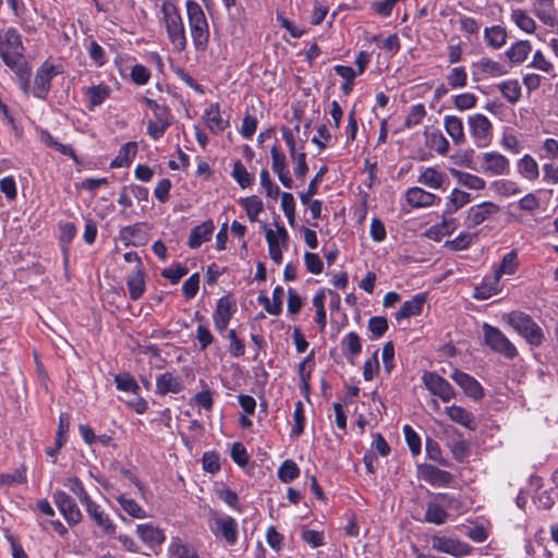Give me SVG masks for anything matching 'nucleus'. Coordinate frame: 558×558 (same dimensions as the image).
I'll return each instance as SVG.
<instances>
[{
    "label": "nucleus",
    "instance_id": "nucleus-1",
    "mask_svg": "<svg viewBox=\"0 0 558 558\" xmlns=\"http://www.w3.org/2000/svg\"><path fill=\"white\" fill-rule=\"evenodd\" d=\"M0 58L19 76L21 87L26 90L29 69L24 60V46L21 35L13 27L0 32Z\"/></svg>",
    "mask_w": 558,
    "mask_h": 558
},
{
    "label": "nucleus",
    "instance_id": "nucleus-2",
    "mask_svg": "<svg viewBox=\"0 0 558 558\" xmlns=\"http://www.w3.org/2000/svg\"><path fill=\"white\" fill-rule=\"evenodd\" d=\"M160 11L162 14L161 23L170 44L177 52L184 51L187 46V38L179 9L173 2L166 0L162 2Z\"/></svg>",
    "mask_w": 558,
    "mask_h": 558
},
{
    "label": "nucleus",
    "instance_id": "nucleus-3",
    "mask_svg": "<svg viewBox=\"0 0 558 558\" xmlns=\"http://www.w3.org/2000/svg\"><path fill=\"white\" fill-rule=\"evenodd\" d=\"M193 45L197 51H205L209 40V25L202 7L194 0L185 3Z\"/></svg>",
    "mask_w": 558,
    "mask_h": 558
},
{
    "label": "nucleus",
    "instance_id": "nucleus-4",
    "mask_svg": "<svg viewBox=\"0 0 558 558\" xmlns=\"http://www.w3.org/2000/svg\"><path fill=\"white\" fill-rule=\"evenodd\" d=\"M507 322L532 347L543 343L544 332L531 316L522 312H511L507 315Z\"/></svg>",
    "mask_w": 558,
    "mask_h": 558
},
{
    "label": "nucleus",
    "instance_id": "nucleus-5",
    "mask_svg": "<svg viewBox=\"0 0 558 558\" xmlns=\"http://www.w3.org/2000/svg\"><path fill=\"white\" fill-rule=\"evenodd\" d=\"M468 130L473 144L477 148H486L493 141V123L483 113H474L468 117Z\"/></svg>",
    "mask_w": 558,
    "mask_h": 558
},
{
    "label": "nucleus",
    "instance_id": "nucleus-6",
    "mask_svg": "<svg viewBox=\"0 0 558 558\" xmlns=\"http://www.w3.org/2000/svg\"><path fill=\"white\" fill-rule=\"evenodd\" d=\"M484 341L494 352L504 355L507 359H513L518 355L514 344L505 336V333L487 323L483 324Z\"/></svg>",
    "mask_w": 558,
    "mask_h": 558
},
{
    "label": "nucleus",
    "instance_id": "nucleus-7",
    "mask_svg": "<svg viewBox=\"0 0 558 558\" xmlns=\"http://www.w3.org/2000/svg\"><path fill=\"white\" fill-rule=\"evenodd\" d=\"M145 102L153 111V117L147 121V133L153 140L157 141L163 136L171 124V114L167 107L153 99L145 98Z\"/></svg>",
    "mask_w": 558,
    "mask_h": 558
},
{
    "label": "nucleus",
    "instance_id": "nucleus-8",
    "mask_svg": "<svg viewBox=\"0 0 558 558\" xmlns=\"http://www.w3.org/2000/svg\"><path fill=\"white\" fill-rule=\"evenodd\" d=\"M481 170L486 175L502 177L510 173V160L498 151H486L480 157Z\"/></svg>",
    "mask_w": 558,
    "mask_h": 558
},
{
    "label": "nucleus",
    "instance_id": "nucleus-9",
    "mask_svg": "<svg viewBox=\"0 0 558 558\" xmlns=\"http://www.w3.org/2000/svg\"><path fill=\"white\" fill-rule=\"evenodd\" d=\"M265 238L268 244L270 258L277 264L282 263V247H286L289 240V233L283 226H276V230L264 225Z\"/></svg>",
    "mask_w": 558,
    "mask_h": 558
},
{
    "label": "nucleus",
    "instance_id": "nucleus-10",
    "mask_svg": "<svg viewBox=\"0 0 558 558\" xmlns=\"http://www.w3.org/2000/svg\"><path fill=\"white\" fill-rule=\"evenodd\" d=\"M422 380L427 390L432 395L437 396L444 402H449L456 397L453 387L445 378L436 373H425L422 377Z\"/></svg>",
    "mask_w": 558,
    "mask_h": 558
},
{
    "label": "nucleus",
    "instance_id": "nucleus-11",
    "mask_svg": "<svg viewBox=\"0 0 558 558\" xmlns=\"http://www.w3.org/2000/svg\"><path fill=\"white\" fill-rule=\"evenodd\" d=\"M53 500L70 525H76L82 521L83 514L75 500L70 495L58 490L53 494Z\"/></svg>",
    "mask_w": 558,
    "mask_h": 558
},
{
    "label": "nucleus",
    "instance_id": "nucleus-12",
    "mask_svg": "<svg viewBox=\"0 0 558 558\" xmlns=\"http://www.w3.org/2000/svg\"><path fill=\"white\" fill-rule=\"evenodd\" d=\"M85 510L102 534L112 536L117 532V525L111 517L102 509V507L92 500L85 506Z\"/></svg>",
    "mask_w": 558,
    "mask_h": 558
},
{
    "label": "nucleus",
    "instance_id": "nucleus-13",
    "mask_svg": "<svg viewBox=\"0 0 558 558\" xmlns=\"http://www.w3.org/2000/svg\"><path fill=\"white\" fill-rule=\"evenodd\" d=\"M500 211V207L493 202H483L470 207L465 216L468 227H476Z\"/></svg>",
    "mask_w": 558,
    "mask_h": 558
},
{
    "label": "nucleus",
    "instance_id": "nucleus-14",
    "mask_svg": "<svg viewBox=\"0 0 558 558\" xmlns=\"http://www.w3.org/2000/svg\"><path fill=\"white\" fill-rule=\"evenodd\" d=\"M450 378L464 391V393L474 399L480 400L484 396V389L482 385L471 375L454 369Z\"/></svg>",
    "mask_w": 558,
    "mask_h": 558
},
{
    "label": "nucleus",
    "instance_id": "nucleus-15",
    "mask_svg": "<svg viewBox=\"0 0 558 558\" xmlns=\"http://www.w3.org/2000/svg\"><path fill=\"white\" fill-rule=\"evenodd\" d=\"M418 474L425 482L436 487L449 486L453 480L449 472L432 464L420 465Z\"/></svg>",
    "mask_w": 558,
    "mask_h": 558
},
{
    "label": "nucleus",
    "instance_id": "nucleus-16",
    "mask_svg": "<svg viewBox=\"0 0 558 558\" xmlns=\"http://www.w3.org/2000/svg\"><path fill=\"white\" fill-rule=\"evenodd\" d=\"M515 169L519 177L530 183L538 181L541 167L535 157L531 154H524L515 161Z\"/></svg>",
    "mask_w": 558,
    "mask_h": 558
},
{
    "label": "nucleus",
    "instance_id": "nucleus-17",
    "mask_svg": "<svg viewBox=\"0 0 558 558\" xmlns=\"http://www.w3.org/2000/svg\"><path fill=\"white\" fill-rule=\"evenodd\" d=\"M215 527L213 532L216 536H221L229 545H234L238 541V523L230 515L217 517L214 520Z\"/></svg>",
    "mask_w": 558,
    "mask_h": 558
},
{
    "label": "nucleus",
    "instance_id": "nucleus-18",
    "mask_svg": "<svg viewBox=\"0 0 558 558\" xmlns=\"http://www.w3.org/2000/svg\"><path fill=\"white\" fill-rule=\"evenodd\" d=\"M57 75L56 68L52 64L44 63L37 71L34 80V95L44 99L49 89L51 80Z\"/></svg>",
    "mask_w": 558,
    "mask_h": 558
},
{
    "label": "nucleus",
    "instance_id": "nucleus-19",
    "mask_svg": "<svg viewBox=\"0 0 558 558\" xmlns=\"http://www.w3.org/2000/svg\"><path fill=\"white\" fill-rule=\"evenodd\" d=\"M433 548L437 551L452 555L454 557H463L469 554V545L450 537H433Z\"/></svg>",
    "mask_w": 558,
    "mask_h": 558
},
{
    "label": "nucleus",
    "instance_id": "nucleus-20",
    "mask_svg": "<svg viewBox=\"0 0 558 558\" xmlns=\"http://www.w3.org/2000/svg\"><path fill=\"white\" fill-rule=\"evenodd\" d=\"M270 154L272 171L278 175L279 181L284 187L292 189L293 180L290 175V172L287 170L286 155L278 148L277 145L271 147Z\"/></svg>",
    "mask_w": 558,
    "mask_h": 558
},
{
    "label": "nucleus",
    "instance_id": "nucleus-21",
    "mask_svg": "<svg viewBox=\"0 0 558 558\" xmlns=\"http://www.w3.org/2000/svg\"><path fill=\"white\" fill-rule=\"evenodd\" d=\"M405 201L413 208H422L440 203V197L421 187L414 186L407 190Z\"/></svg>",
    "mask_w": 558,
    "mask_h": 558
},
{
    "label": "nucleus",
    "instance_id": "nucleus-22",
    "mask_svg": "<svg viewBox=\"0 0 558 558\" xmlns=\"http://www.w3.org/2000/svg\"><path fill=\"white\" fill-rule=\"evenodd\" d=\"M234 311L228 298H220L217 301L216 310L213 314V320L217 331L223 332L227 329Z\"/></svg>",
    "mask_w": 558,
    "mask_h": 558
},
{
    "label": "nucleus",
    "instance_id": "nucleus-23",
    "mask_svg": "<svg viewBox=\"0 0 558 558\" xmlns=\"http://www.w3.org/2000/svg\"><path fill=\"white\" fill-rule=\"evenodd\" d=\"M136 534L148 547L160 546L165 539V533L153 523H141L136 525Z\"/></svg>",
    "mask_w": 558,
    "mask_h": 558
},
{
    "label": "nucleus",
    "instance_id": "nucleus-24",
    "mask_svg": "<svg viewBox=\"0 0 558 558\" xmlns=\"http://www.w3.org/2000/svg\"><path fill=\"white\" fill-rule=\"evenodd\" d=\"M111 94V88L105 83L83 88V95L88 110L101 106Z\"/></svg>",
    "mask_w": 558,
    "mask_h": 558
},
{
    "label": "nucleus",
    "instance_id": "nucleus-25",
    "mask_svg": "<svg viewBox=\"0 0 558 558\" xmlns=\"http://www.w3.org/2000/svg\"><path fill=\"white\" fill-rule=\"evenodd\" d=\"M444 128L456 146L460 147L465 145L466 136L464 133V123L461 118L453 114H446L444 117Z\"/></svg>",
    "mask_w": 558,
    "mask_h": 558
},
{
    "label": "nucleus",
    "instance_id": "nucleus-26",
    "mask_svg": "<svg viewBox=\"0 0 558 558\" xmlns=\"http://www.w3.org/2000/svg\"><path fill=\"white\" fill-rule=\"evenodd\" d=\"M215 230L213 220H206L201 225L194 227L189 236L187 244L191 248H198L203 243L208 242Z\"/></svg>",
    "mask_w": 558,
    "mask_h": 558
},
{
    "label": "nucleus",
    "instance_id": "nucleus-27",
    "mask_svg": "<svg viewBox=\"0 0 558 558\" xmlns=\"http://www.w3.org/2000/svg\"><path fill=\"white\" fill-rule=\"evenodd\" d=\"M426 303V296L423 293L415 294L411 300L403 302L400 310L395 314L398 322L417 316L422 313Z\"/></svg>",
    "mask_w": 558,
    "mask_h": 558
},
{
    "label": "nucleus",
    "instance_id": "nucleus-28",
    "mask_svg": "<svg viewBox=\"0 0 558 558\" xmlns=\"http://www.w3.org/2000/svg\"><path fill=\"white\" fill-rule=\"evenodd\" d=\"M183 389L182 380L172 373L160 374L156 378V392L158 395L178 393Z\"/></svg>",
    "mask_w": 558,
    "mask_h": 558
},
{
    "label": "nucleus",
    "instance_id": "nucleus-29",
    "mask_svg": "<svg viewBox=\"0 0 558 558\" xmlns=\"http://www.w3.org/2000/svg\"><path fill=\"white\" fill-rule=\"evenodd\" d=\"M518 269V252L517 250H511L509 253L504 255L501 263L495 269L492 278L500 283V280L504 276H512L517 272Z\"/></svg>",
    "mask_w": 558,
    "mask_h": 558
},
{
    "label": "nucleus",
    "instance_id": "nucleus-30",
    "mask_svg": "<svg viewBox=\"0 0 558 558\" xmlns=\"http://www.w3.org/2000/svg\"><path fill=\"white\" fill-rule=\"evenodd\" d=\"M170 558H199L195 547L180 537H172L168 546Z\"/></svg>",
    "mask_w": 558,
    "mask_h": 558
},
{
    "label": "nucleus",
    "instance_id": "nucleus-31",
    "mask_svg": "<svg viewBox=\"0 0 558 558\" xmlns=\"http://www.w3.org/2000/svg\"><path fill=\"white\" fill-rule=\"evenodd\" d=\"M446 413L449 418L468 429L474 430L476 428L475 417L472 412L459 405H450L446 408Z\"/></svg>",
    "mask_w": 558,
    "mask_h": 558
},
{
    "label": "nucleus",
    "instance_id": "nucleus-32",
    "mask_svg": "<svg viewBox=\"0 0 558 558\" xmlns=\"http://www.w3.org/2000/svg\"><path fill=\"white\" fill-rule=\"evenodd\" d=\"M206 124L213 133L222 132L228 125V120L221 117L218 104H210L204 112Z\"/></svg>",
    "mask_w": 558,
    "mask_h": 558
},
{
    "label": "nucleus",
    "instance_id": "nucleus-33",
    "mask_svg": "<svg viewBox=\"0 0 558 558\" xmlns=\"http://www.w3.org/2000/svg\"><path fill=\"white\" fill-rule=\"evenodd\" d=\"M137 154V143L136 142H128L121 146L118 151V155L110 162V168H126L129 167L134 157Z\"/></svg>",
    "mask_w": 558,
    "mask_h": 558
},
{
    "label": "nucleus",
    "instance_id": "nucleus-34",
    "mask_svg": "<svg viewBox=\"0 0 558 558\" xmlns=\"http://www.w3.org/2000/svg\"><path fill=\"white\" fill-rule=\"evenodd\" d=\"M450 173L460 185L469 190L481 191L485 189V180L476 174L464 172L458 169H450Z\"/></svg>",
    "mask_w": 558,
    "mask_h": 558
},
{
    "label": "nucleus",
    "instance_id": "nucleus-35",
    "mask_svg": "<svg viewBox=\"0 0 558 558\" xmlns=\"http://www.w3.org/2000/svg\"><path fill=\"white\" fill-rule=\"evenodd\" d=\"M471 202V195L460 189H453L447 197L444 216H450Z\"/></svg>",
    "mask_w": 558,
    "mask_h": 558
},
{
    "label": "nucleus",
    "instance_id": "nucleus-36",
    "mask_svg": "<svg viewBox=\"0 0 558 558\" xmlns=\"http://www.w3.org/2000/svg\"><path fill=\"white\" fill-rule=\"evenodd\" d=\"M532 51V45L529 40H518L513 43L506 51V57L513 64L523 63Z\"/></svg>",
    "mask_w": 558,
    "mask_h": 558
},
{
    "label": "nucleus",
    "instance_id": "nucleus-37",
    "mask_svg": "<svg viewBox=\"0 0 558 558\" xmlns=\"http://www.w3.org/2000/svg\"><path fill=\"white\" fill-rule=\"evenodd\" d=\"M508 33L505 27L500 25H493L485 27L484 40L486 45L493 49H500L507 43Z\"/></svg>",
    "mask_w": 558,
    "mask_h": 558
},
{
    "label": "nucleus",
    "instance_id": "nucleus-38",
    "mask_svg": "<svg viewBox=\"0 0 558 558\" xmlns=\"http://www.w3.org/2000/svg\"><path fill=\"white\" fill-rule=\"evenodd\" d=\"M426 145L437 154L445 156L448 154L450 144L439 130L425 131Z\"/></svg>",
    "mask_w": 558,
    "mask_h": 558
},
{
    "label": "nucleus",
    "instance_id": "nucleus-39",
    "mask_svg": "<svg viewBox=\"0 0 558 558\" xmlns=\"http://www.w3.org/2000/svg\"><path fill=\"white\" fill-rule=\"evenodd\" d=\"M116 499L122 510L133 519L142 520L148 517L146 510L136 500L129 497L128 495L120 494L116 497Z\"/></svg>",
    "mask_w": 558,
    "mask_h": 558
},
{
    "label": "nucleus",
    "instance_id": "nucleus-40",
    "mask_svg": "<svg viewBox=\"0 0 558 558\" xmlns=\"http://www.w3.org/2000/svg\"><path fill=\"white\" fill-rule=\"evenodd\" d=\"M446 180L445 173L433 167H428L422 171L417 178V182L434 190L441 189Z\"/></svg>",
    "mask_w": 558,
    "mask_h": 558
},
{
    "label": "nucleus",
    "instance_id": "nucleus-41",
    "mask_svg": "<svg viewBox=\"0 0 558 558\" xmlns=\"http://www.w3.org/2000/svg\"><path fill=\"white\" fill-rule=\"evenodd\" d=\"M448 517V511L444 509V505H441L436 497L435 500L427 504L425 511L426 522L441 525L447 521Z\"/></svg>",
    "mask_w": 558,
    "mask_h": 558
},
{
    "label": "nucleus",
    "instance_id": "nucleus-42",
    "mask_svg": "<svg viewBox=\"0 0 558 558\" xmlns=\"http://www.w3.org/2000/svg\"><path fill=\"white\" fill-rule=\"evenodd\" d=\"M510 20L526 34H533L536 29V22L523 9H513Z\"/></svg>",
    "mask_w": 558,
    "mask_h": 558
},
{
    "label": "nucleus",
    "instance_id": "nucleus-43",
    "mask_svg": "<svg viewBox=\"0 0 558 558\" xmlns=\"http://www.w3.org/2000/svg\"><path fill=\"white\" fill-rule=\"evenodd\" d=\"M342 352L347 359H353L357 356L362 351V343L360 336L351 331L347 333L341 341Z\"/></svg>",
    "mask_w": 558,
    "mask_h": 558
},
{
    "label": "nucleus",
    "instance_id": "nucleus-44",
    "mask_svg": "<svg viewBox=\"0 0 558 558\" xmlns=\"http://www.w3.org/2000/svg\"><path fill=\"white\" fill-rule=\"evenodd\" d=\"M476 68L481 71V73L490 77H499L508 73L506 66L502 63L489 58H482L476 63Z\"/></svg>",
    "mask_w": 558,
    "mask_h": 558
},
{
    "label": "nucleus",
    "instance_id": "nucleus-45",
    "mask_svg": "<svg viewBox=\"0 0 558 558\" xmlns=\"http://www.w3.org/2000/svg\"><path fill=\"white\" fill-rule=\"evenodd\" d=\"M231 177L242 189H247L254 183V174L247 171L241 160L233 162Z\"/></svg>",
    "mask_w": 558,
    "mask_h": 558
},
{
    "label": "nucleus",
    "instance_id": "nucleus-46",
    "mask_svg": "<svg viewBox=\"0 0 558 558\" xmlns=\"http://www.w3.org/2000/svg\"><path fill=\"white\" fill-rule=\"evenodd\" d=\"M240 204L245 209L246 216L252 222H255L259 214L264 210L262 199L255 195L241 198Z\"/></svg>",
    "mask_w": 558,
    "mask_h": 558
},
{
    "label": "nucleus",
    "instance_id": "nucleus-47",
    "mask_svg": "<svg viewBox=\"0 0 558 558\" xmlns=\"http://www.w3.org/2000/svg\"><path fill=\"white\" fill-rule=\"evenodd\" d=\"M502 97L510 104H515L521 97V86L518 80H508L498 85Z\"/></svg>",
    "mask_w": 558,
    "mask_h": 558
},
{
    "label": "nucleus",
    "instance_id": "nucleus-48",
    "mask_svg": "<svg viewBox=\"0 0 558 558\" xmlns=\"http://www.w3.org/2000/svg\"><path fill=\"white\" fill-rule=\"evenodd\" d=\"M500 291V283L490 278L485 280L482 286L475 288L473 298L476 300H487L493 295H497Z\"/></svg>",
    "mask_w": 558,
    "mask_h": 558
},
{
    "label": "nucleus",
    "instance_id": "nucleus-49",
    "mask_svg": "<svg viewBox=\"0 0 558 558\" xmlns=\"http://www.w3.org/2000/svg\"><path fill=\"white\" fill-rule=\"evenodd\" d=\"M493 191L501 196L510 197L521 193L517 182L506 179L496 180L492 183Z\"/></svg>",
    "mask_w": 558,
    "mask_h": 558
},
{
    "label": "nucleus",
    "instance_id": "nucleus-50",
    "mask_svg": "<svg viewBox=\"0 0 558 558\" xmlns=\"http://www.w3.org/2000/svg\"><path fill=\"white\" fill-rule=\"evenodd\" d=\"M114 383L118 390L124 392H131L133 395H138L141 387L138 386L135 378L129 373H119L114 376Z\"/></svg>",
    "mask_w": 558,
    "mask_h": 558
},
{
    "label": "nucleus",
    "instance_id": "nucleus-51",
    "mask_svg": "<svg viewBox=\"0 0 558 558\" xmlns=\"http://www.w3.org/2000/svg\"><path fill=\"white\" fill-rule=\"evenodd\" d=\"M128 289L132 300H138L145 291L144 274L141 269L128 279Z\"/></svg>",
    "mask_w": 558,
    "mask_h": 558
},
{
    "label": "nucleus",
    "instance_id": "nucleus-52",
    "mask_svg": "<svg viewBox=\"0 0 558 558\" xmlns=\"http://www.w3.org/2000/svg\"><path fill=\"white\" fill-rule=\"evenodd\" d=\"M527 68L538 70L543 73L549 74L553 77L555 76V74L553 73L555 66L553 62L546 58L542 50H536L533 53L532 60L527 64Z\"/></svg>",
    "mask_w": 558,
    "mask_h": 558
},
{
    "label": "nucleus",
    "instance_id": "nucleus-53",
    "mask_svg": "<svg viewBox=\"0 0 558 558\" xmlns=\"http://www.w3.org/2000/svg\"><path fill=\"white\" fill-rule=\"evenodd\" d=\"M458 227V221L454 218L444 216L440 223L433 226L429 229V234L434 235L436 240L451 234Z\"/></svg>",
    "mask_w": 558,
    "mask_h": 558
},
{
    "label": "nucleus",
    "instance_id": "nucleus-54",
    "mask_svg": "<svg viewBox=\"0 0 558 558\" xmlns=\"http://www.w3.org/2000/svg\"><path fill=\"white\" fill-rule=\"evenodd\" d=\"M278 477L282 483H290L300 475L298 464L292 460H286L278 469Z\"/></svg>",
    "mask_w": 558,
    "mask_h": 558
},
{
    "label": "nucleus",
    "instance_id": "nucleus-55",
    "mask_svg": "<svg viewBox=\"0 0 558 558\" xmlns=\"http://www.w3.org/2000/svg\"><path fill=\"white\" fill-rule=\"evenodd\" d=\"M301 539L310 545L312 548H317L325 545V533L302 526Z\"/></svg>",
    "mask_w": 558,
    "mask_h": 558
},
{
    "label": "nucleus",
    "instance_id": "nucleus-56",
    "mask_svg": "<svg viewBox=\"0 0 558 558\" xmlns=\"http://www.w3.org/2000/svg\"><path fill=\"white\" fill-rule=\"evenodd\" d=\"M65 486L78 498L84 507L93 500L77 477L68 478Z\"/></svg>",
    "mask_w": 558,
    "mask_h": 558
},
{
    "label": "nucleus",
    "instance_id": "nucleus-57",
    "mask_svg": "<svg viewBox=\"0 0 558 558\" xmlns=\"http://www.w3.org/2000/svg\"><path fill=\"white\" fill-rule=\"evenodd\" d=\"M539 158L558 160V141L556 138L547 137L541 142Z\"/></svg>",
    "mask_w": 558,
    "mask_h": 558
},
{
    "label": "nucleus",
    "instance_id": "nucleus-58",
    "mask_svg": "<svg viewBox=\"0 0 558 558\" xmlns=\"http://www.w3.org/2000/svg\"><path fill=\"white\" fill-rule=\"evenodd\" d=\"M426 116V109L423 104H416L410 108V111L405 118L404 126L407 129H412L422 123L424 117Z\"/></svg>",
    "mask_w": 558,
    "mask_h": 558
},
{
    "label": "nucleus",
    "instance_id": "nucleus-59",
    "mask_svg": "<svg viewBox=\"0 0 558 558\" xmlns=\"http://www.w3.org/2000/svg\"><path fill=\"white\" fill-rule=\"evenodd\" d=\"M293 421L294 425L291 429V437H299L303 433L305 426L304 405L301 401H298L294 405Z\"/></svg>",
    "mask_w": 558,
    "mask_h": 558
},
{
    "label": "nucleus",
    "instance_id": "nucleus-60",
    "mask_svg": "<svg viewBox=\"0 0 558 558\" xmlns=\"http://www.w3.org/2000/svg\"><path fill=\"white\" fill-rule=\"evenodd\" d=\"M475 238V233L461 232L453 240L447 241L446 246L453 251H463L472 244Z\"/></svg>",
    "mask_w": 558,
    "mask_h": 558
},
{
    "label": "nucleus",
    "instance_id": "nucleus-61",
    "mask_svg": "<svg viewBox=\"0 0 558 558\" xmlns=\"http://www.w3.org/2000/svg\"><path fill=\"white\" fill-rule=\"evenodd\" d=\"M468 74L464 68L457 66L450 70L447 75V83L451 88H462L466 85Z\"/></svg>",
    "mask_w": 558,
    "mask_h": 558
},
{
    "label": "nucleus",
    "instance_id": "nucleus-62",
    "mask_svg": "<svg viewBox=\"0 0 558 558\" xmlns=\"http://www.w3.org/2000/svg\"><path fill=\"white\" fill-rule=\"evenodd\" d=\"M281 209L283 210L289 225L293 227L295 222V201L291 193L283 192L281 194Z\"/></svg>",
    "mask_w": 558,
    "mask_h": 558
},
{
    "label": "nucleus",
    "instance_id": "nucleus-63",
    "mask_svg": "<svg viewBox=\"0 0 558 558\" xmlns=\"http://www.w3.org/2000/svg\"><path fill=\"white\" fill-rule=\"evenodd\" d=\"M518 207L531 215H534L541 207V201L535 193L530 192L518 201Z\"/></svg>",
    "mask_w": 558,
    "mask_h": 558
},
{
    "label": "nucleus",
    "instance_id": "nucleus-64",
    "mask_svg": "<svg viewBox=\"0 0 558 558\" xmlns=\"http://www.w3.org/2000/svg\"><path fill=\"white\" fill-rule=\"evenodd\" d=\"M542 182L547 185L558 184V163L546 162L542 165Z\"/></svg>",
    "mask_w": 558,
    "mask_h": 558
}]
</instances>
